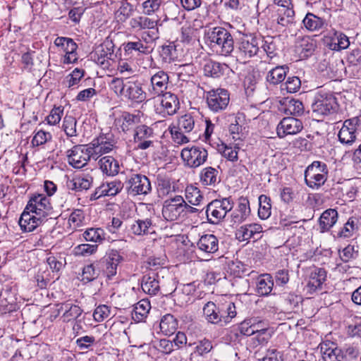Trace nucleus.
Here are the masks:
<instances>
[{"mask_svg": "<svg viewBox=\"0 0 361 361\" xmlns=\"http://www.w3.org/2000/svg\"><path fill=\"white\" fill-rule=\"evenodd\" d=\"M276 20L279 25L283 27H288L295 23V11L293 7L274 10Z\"/></svg>", "mask_w": 361, "mask_h": 361, "instance_id": "72a5a7b5", "label": "nucleus"}, {"mask_svg": "<svg viewBox=\"0 0 361 361\" xmlns=\"http://www.w3.org/2000/svg\"><path fill=\"white\" fill-rule=\"evenodd\" d=\"M358 229V220L356 218L350 217L338 233V236L344 238H351Z\"/></svg>", "mask_w": 361, "mask_h": 361, "instance_id": "3c124183", "label": "nucleus"}, {"mask_svg": "<svg viewBox=\"0 0 361 361\" xmlns=\"http://www.w3.org/2000/svg\"><path fill=\"white\" fill-rule=\"evenodd\" d=\"M357 118H353L345 120L338 131V137L341 143L346 145H351L357 138Z\"/></svg>", "mask_w": 361, "mask_h": 361, "instance_id": "412c9836", "label": "nucleus"}, {"mask_svg": "<svg viewBox=\"0 0 361 361\" xmlns=\"http://www.w3.org/2000/svg\"><path fill=\"white\" fill-rule=\"evenodd\" d=\"M324 41L326 47L333 51L347 49L350 45L349 38L343 32L332 29L324 35Z\"/></svg>", "mask_w": 361, "mask_h": 361, "instance_id": "4be33fe9", "label": "nucleus"}, {"mask_svg": "<svg viewBox=\"0 0 361 361\" xmlns=\"http://www.w3.org/2000/svg\"><path fill=\"white\" fill-rule=\"evenodd\" d=\"M180 156L186 166L197 168L207 161L208 152L204 147L193 146L183 149Z\"/></svg>", "mask_w": 361, "mask_h": 361, "instance_id": "4468645a", "label": "nucleus"}, {"mask_svg": "<svg viewBox=\"0 0 361 361\" xmlns=\"http://www.w3.org/2000/svg\"><path fill=\"white\" fill-rule=\"evenodd\" d=\"M124 49L130 54L136 51L140 54H147L149 53V47L144 45L140 40L136 42H128L124 44Z\"/></svg>", "mask_w": 361, "mask_h": 361, "instance_id": "0e129e2a", "label": "nucleus"}, {"mask_svg": "<svg viewBox=\"0 0 361 361\" xmlns=\"http://www.w3.org/2000/svg\"><path fill=\"white\" fill-rule=\"evenodd\" d=\"M205 98L209 109L214 113L224 111L230 102V94L224 88L213 89L207 92Z\"/></svg>", "mask_w": 361, "mask_h": 361, "instance_id": "0eeeda50", "label": "nucleus"}, {"mask_svg": "<svg viewBox=\"0 0 361 361\" xmlns=\"http://www.w3.org/2000/svg\"><path fill=\"white\" fill-rule=\"evenodd\" d=\"M197 248L205 256L209 257L219 250V240L213 234L203 235L197 242Z\"/></svg>", "mask_w": 361, "mask_h": 361, "instance_id": "393cba45", "label": "nucleus"}, {"mask_svg": "<svg viewBox=\"0 0 361 361\" xmlns=\"http://www.w3.org/2000/svg\"><path fill=\"white\" fill-rule=\"evenodd\" d=\"M25 207L46 221L48 217L52 219L51 216L53 213V208L49 199L42 194H38L31 197Z\"/></svg>", "mask_w": 361, "mask_h": 361, "instance_id": "2eb2a0df", "label": "nucleus"}, {"mask_svg": "<svg viewBox=\"0 0 361 361\" xmlns=\"http://www.w3.org/2000/svg\"><path fill=\"white\" fill-rule=\"evenodd\" d=\"M161 113L164 116H172L175 114L180 107L179 99L178 97L170 92H165L161 94Z\"/></svg>", "mask_w": 361, "mask_h": 361, "instance_id": "c756f323", "label": "nucleus"}, {"mask_svg": "<svg viewBox=\"0 0 361 361\" xmlns=\"http://www.w3.org/2000/svg\"><path fill=\"white\" fill-rule=\"evenodd\" d=\"M92 181L90 176H75L66 181V187L75 192H82L90 188Z\"/></svg>", "mask_w": 361, "mask_h": 361, "instance_id": "2f4dec72", "label": "nucleus"}, {"mask_svg": "<svg viewBox=\"0 0 361 361\" xmlns=\"http://www.w3.org/2000/svg\"><path fill=\"white\" fill-rule=\"evenodd\" d=\"M114 44L113 41L106 38L99 46H98L92 54V59L96 63L103 69H109L111 66V61L114 60Z\"/></svg>", "mask_w": 361, "mask_h": 361, "instance_id": "1a4fd4ad", "label": "nucleus"}, {"mask_svg": "<svg viewBox=\"0 0 361 361\" xmlns=\"http://www.w3.org/2000/svg\"><path fill=\"white\" fill-rule=\"evenodd\" d=\"M67 157L68 164L75 169H81L86 166L93 154L87 145H77L68 150Z\"/></svg>", "mask_w": 361, "mask_h": 361, "instance_id": "ddd939ff", "label": "nucleus"}, {"mask_svg": "<svg viewBox=\"0 0 361 361\" xmlns=\"http://www.w3.org/2000/svg\"><path fill=\"white\" fill-rule=\"evenodd\" d=\"M262 42L263 43L262 44H260V45L268 58L272 59L278 56V39L267 36Z\"/></svg>", "mask_w": 361, "mask_h": 361, "instance_id": "8fccbe9b", "label": "nucleus"}, {"mask_svg": "<svg viewBox=\"0 0 361 361\" xmlns=\"http://www.w3.org/2000/svg\"><path fill=\"white\" fill-rule=\"evenodd\" d=\"M116 141L111 134H102L94 138L90 144V149L93 159H97L99 156L109 153L116 147Z\"/></svg>", "mask_w": 361, "mask_h": 361, "instance_id": "dca6fc26", "label": "nucleus"}, {"mask_svg": "<svg viewBox=\"0 0 361 361\" xmlns=\"http://www.w3.org/2000/svg\"><path fill=\"white\" fill-rule=\"evenodd\" d=\"M185 197V200L194 206H198L204 199L200 190L192 185L186 187Z\"/></svg>", "mask_w": 361, "mask_h": 361, "instance_id": "49530a36", "label": "nucleus"}, {"mask_svg": "<svg viewBox=\"0 0 361 361\" xmlns=\"http://www.w3.org/2000/svg\"><path fill=\"white\" fill-rule=\"evenodd\" d=\"M124 184L120 180H114L102 185V190H104L106 196H114L123 188Z\"/></svg>", "mask_w": 361, "mask_h": 361, "instance_id": "e2e57ef3", "label": "nucleus"}, {"mask_svg": "<svg viewBox=\"0 0 361 361\" xmlns=\"http://www.w3.org/2000/svg\"><path fill=\"white\" fill-rule=\"evenodd\" d=\"M155 135L154 129L145 124L137 126L133 132V142L136 149L145 150L154 147Z\"/></svg>", "mask_w": 361, "mask_h": 361, "instance_id": "f8f14e48", "label": "nucleus"}, {"mask_svg": "<svg viewBox=\"0 0 361 361\" xmlns=\"http://www.w3.org/2000/svg\"><path fill=\"white\" fill-rule=\"evenodd\" d=\"M302 24L308 31L317 32L326 27L327 22L325 19L308 12L302 20Z\"/></svg>", "mask_w": 361, "mask_h": 361, "instance_id": "e433bc0d", "label": "nucleus"}, {"mask_svg": "<svg viewBox=\"0 0 361 361\" xmlns=\"http://www.w3.org/2000/svg\"><path fill=\"white\" fill-rule=\"evenodd\" d=\"M237 314L235 304L231 302H226L219 307V315H221V325L227 324Z\"/></svg>", "mask_w": 361, "mask_h": 361, "instance_id": "c03bdc74", "label": "nucleus"}, {"mask_svg": "<svg viewBox=\"0 0 361 361\" xmlns=\"http://www.w3.org/2000/svg\"><path fill=\"white\" fill-rule=\"evenodd\" d=\"M200 180L204 186H215L220 181L219 171L212 166L205 167L200 171Z\"/></svg>", "mask_w": 361, "mask_h": 361, "instance_id": "ea45409f", "label": "nucleus"}, {"mask_svg": "<svg viewBox=\"0 0 361 361\" xmlns=\"http://www.w3.org/2000/svg\"><path fill=\"white\" fill-rule=\"evenodd\" d=\"M326 279V271L323 268L314 267L310 273L306 288L308 293H313L321 289Z\"/></svg>", "mask_w": 361, "mask_h": 361, "instance_id": "bb28decb", "label": "nucleus"}, {"mask_svg": "<svg viewBox=\"0 0 361 361\" xmlns=\"http://www.w3.org/2000/svg\"><path fill=\"white\" fill-rule=\"evenodd\" d=\"M147 208L148 214L135 220L130 225V231L135 235L141 236L154 233L155 211L152 206Z\"/></svg>", "mask_w": 361, "mask_h": 361, "instance_id": "9d476101", "label": "nucleus"}, {"mask_svg": "<svg viewBox=\"0 0 361 361\" xmlns=\"http://www.w3.org/2000/svg\"><path fill=\"white\" fill-rule=\"evenodd\" d=\"M133 11V6L130 4L123 3L116 13V18L118 21L125 22L132 15Z\"/></svg>", "mask_w": 361, "mask_h": 361, "instance_id": "338daca9", "label": "nucleus"}, {"mask_svg": "<svg viewBox=\"0 0 361 361\" xmlns=\"http://www.w3.org/2000/svg\"><path fill=\"white\" fill-rule=\"evenodd\" d=\"M303 128L300 120L293 117L283 118L276 128L277 135L279 137H284L288 135H295Z\"/></svg>", "mask_w": 361, "mask_h": 361, "instance_id": "5701e85b", "label": "nucleus"}, {"mask_svg": "<svg viewBox=\"0 0 361 361\" xmlns=\"http://www.w3.org/2000/svg\"><path fill=\"white\" fill-rule=\"evenodd\" d=\"M238 147L236 146L233 147L223 142L218 145V151L224 157L231 161H236L238 160Z\"/></svg>", "mask_w": 361, "mask_h": 361, "instance_id": "bf43d9fd", "label": "nucleus"}, {"mask_svg": "<svg viewBox=\"0 0 361 361\" xmlns=\"http://www.w3.org/2000/svg\"><path fill=\"white\" fill-rule=\"evenodd\" d=\"M157 23V20L146 16H137L130 20L129 25L133 32L143 31L142 39L146 42H149L159 38Z\"/></svg>", "mask_w": 361, "mask_h": 361, "instance_id": "7ed1b4c3", "label": "nucleus"}, {"mask_svg": "<svg viewBox=\"0 0 361 361\" xmlns=\"http://www.w3.org/2000/svg\"><path fill=\"white\" fill-rule=\"evenodd\" d=\"M251 209L250 202L247 197H240L238 199V206L231 215V221L233 224L239 225L244 222L250 215Z\"/></svg>", "mask_w": 361, "mask_h": 361, "instance_id": "a878e982", "label": "nucleus"}, {"mask_svg": "<svg viewBox=\"0 0 361 361\" xmlns=\"http://www.w3.org/2000/svg\"><path fill=\"white\" fill-rule=\"evenodd\" d=\"M312 108L318 115L326 116L334 114L338 109L336 98L331 93H319L315 97Z\"/></svg>", "mask_w": 361, "mask_h": 361, "instance_id": "9b49d317", "label": "nucleus"}, {"mask_svg": "<svg viewBox=\"0 0 361 361\" xmlns=\"http://www.w3.org/2000/svg\"><path fill=\"white\" fill-rule=\"evenodd\" d=\"M288 68L285 66H276L270 70L267 75V81L271 85H277L284 80Z\"/></svg>", "mask_w": 361, "mask_h": 361, "instance_id": "de8ad7c7", "label": "nucleus"}, {"mask_svg": "<svg viewBox=\"0 0 361 361\" xmlns=\"http://www.w3.org/2000/svg\"><path fill=\"white\" fill-rule=\"evenodd\" d=\"M160 56L165 63H170L176 57V46L173 43L163 45L160 51Z\"/></svg>", "mask_w": 361, "mask_h": 361, "instance_id": "680f3d73", "label": "nucleus"}, {"mask_svg": "<svg viewBox=\"0 0 361 361\" xmlns=\"http://www.w3.org/2000/svg\"><path fill=\"white\" fill-rule=\"evenodd\" d=\"M123 261V257L116 250H111L99 260L101 273L106 277L108 280H111L117 274L118 266Z\"/></svg>", "mask_w": 361, "mask_h": 361, "instance_id": "6e6552de", "label": "nucleus"}, {"mask_svg": "<svg viewBox=\"0 0 361 361\" xmlns=\"http://www.w3.org/2000/svg\"><path fill=\"white\" fill-rule=\"evenodd\" d=\"M124 184L128 194L133 196L147 195L152 191L149 179L142 174H130L127 176Z\"/></svg>", "mask_w": 361, "mask_h": 361, "instance_id": "423d86ee", "label": "nucleus"}, {"mask_svg": "<svg viewBox=\"0 0 361 361\" xmlns=\"http://www.w3.org/2000/svg\"><path fill=\"white\" fill-rule=\"evenodd\" d=\"M54 45L59 49V51L65 53L63 63L70 64L78 61L77 49L78 44L73 39L66 37H58L54 42Z\"/></svg>", "mask_w": 361, "mask_h": 361, "instance_id": "a211bd4d", "label": "nucleus"}, {"mask_svg": "<svg viewBox=\"0 0 361 361\" xmlns=\"http://www.w3.org/2000/svg\"><path fill=\"white\" fill-rule=\"evenodd\" d=\"M262 232V227L258 224H250L240 226L235 232V236L240 241L249 240Z\"/></svg>", "mask_w": 361, "mask_h": 361, "instance_id": "f704fd0d", "label": "nucleus"}, {"mask_svg": "<svg viewBox=\"0 0 361 361\" xmlns=\"http://www.w3.org/2000/svg\"><path fill=\"white\" fill-rule=\"evenodd\" d=\"M101 274L98 262L85 265L82 269V281L89 283L97 279Z\"/></svg>", "mask_w": 361, "mask_h": 361, "instance_id": "a18cd8bd", "label": "nucleus"}, {"mask_svg": "<svg viewBox=\"0 0 361 361\" xmlns=\"http://www.w3.org/2000/svg\"><path fill=\"white\" fill-rule=\"evenodd\" d=\"M233 207V202L230 197L215 199L207 204L205 214L211 224H218Z\"/></svg>", "mask_w": 361, "mask_h": 361, "instance_id": "20e7f679", "label": "nucleus"}, {"mask_svg": "<svg viewBox=\"0 0 361 361\" xmlns=\"http://www.w3.org/2000/svg\"><path fill=\"white\" fill-rule=\"evenodd\" d=\"M242 118H244V115L243 114H238L235 117L234 121L229 126V132L235 140L241 139L243 129L240 121Z\"/></svg>", "mask_w": 361, "mask_h": 361, "instance_id": "052dcab7", "label": "nucleus"}, {"mask_svg": "<svg viewBox=\"0 0 361 361\" xmlns=\"http://www.w3.org/2000/svg\"><path fill=\"white\" fill-rule=\"evenodd\" d=\"M169 82V76L164 71H159L150 78V85L148 87V95L151 98L160 97L167 90Z\"/></svg>", "mask_w": 361, "mask_h": 361, "instance_id": "6ab92c4d", "label": "nucleus"}, {"mask_svg": "<svg viewBox=\"0 0 361 361\" xmlns=\"http://www.w3.org/2000/svg\"><path fill=\"white\" fill-rule=\"evenodd\" d=\"M159 326L165 335L170 336L176 331L178 322L173 315L167 314L162 317Z\"/></svg>", "mask_w": 361, "mask_h": 361, "instance_id": "09e8293b", "label": "nucleus"}, {"mask_svg": "<svg viewBox=\"0 0 361 361\" xmlns=\"http://www.w3.org/2000/svg\"><path fill=\"white\" fill-rule=\"evenodd\" d=\"M228 66L225 63H221L212 60H208L204 65V73L206 76L217 78L224 75Z\"/></svg>", "mask_w": 361, "mask_h": 361, "instance_id": "58836bf2", "label": "nucleus"}, {"mask_svg": "<svg viewBox=\"0 0 361 361\" xmlns=\"http://www.w3.org/2000/svg\"><path fill=\"white\" fill-rule=\"evenodd\" d=\"M226 271L235 277H241L247 272V268L241 262L232 260L228 262Z\"/></svg>", "mask_w": 361, "mask_h": 361, "instance_id": "13d9d810", "label": "nucleus"}, {"mask_svg": "<svg viewBox=\"0 0 361 361\" xmlns=\"http://www.w3.org/2000/svg\"><path fill=\"white\" fill-rule=\"evenodd\" d=\"M142 289L149 295H156L160 289L158 274L150 272L145 275L142 280Z\"/></svg>", "mask_w": 361, "mask_h": 361, "instance_id": "c9c22d12", "label": "nucleus"}, {"mask_svg": "<svg viewBox=\"0 0 361 361\" xmlns=\"http://www.w3.org/2000/svg\"><path fill=\"white\" fill-rule=\"evenodd\" d=\"M77 121L72 116L66 115L63 121L62 128L68 137H77Z\"/></svg>", "mask_w": 361, "mask_h": 361, "instance_id": "6e6d98bb", "label": "nucleus"}, {"mask_svg": "<svg viewBox=\"0 0 361 361\" xmlns=\"http://www.w3.org/2000/svg\"><path fill=\"white\" fill-rule=\"evenodd\" d=\"M338 220V212L334 209L325 210L319 219L320 231L326 232L332 228Z\"/></svg>", "mask_w": 361, "mask_h": 361, "instance_id": "4c0bfd02", "label": "nucleus"}, {"mask_svg": "<svg viewBox=\"0 0 361 361\" xmlns=\"http://www.w3.org/2000/svg\"><path fill=\"white\" fill-rule=\"evenodd\" d=\"M44 221L46 220L25 207L20 215L18 224L23 232H32Z\"/></svg>", "mask_w": 361, "mask_h": 361, "instance_id": "b1692460", "label": "nucleus"}, {"mask_svg": "<svg viewBox=\"0 0 361 361\" xmlns=\"http://www.w3.org/2000/svg\"><path fill=\"white\" fill-rule=\"evenodd\" d=\"M183 197L180 195H176L164 202L162 207V216L168 221L177 220L183 213Z\"/></svg>", "mask_w": 361, "mask_h": 361, "instance_id": "aec40b11", "label": "nucleus"}, {"mask_svg": "<svg viewBox=\"0 0 361 361\" xmlns=\"http://www.w3.org/2000/svg\"><path fill=\"white\" fill-rule=\"evenodd\" d=\"M286 107V112L294 116H300L304 112V106L302 102L298 99H290L288 101Z\"/></svg>", "mask_w": 361, "mask_h": 361, "instance_id": "69168bd1", "label": "nucleus"}, {"mask_svg": "<svg viewBox=\"0 0 361 361\" xmlns=\"http://www.w3.org/2000/svg\"><path fill=\"white\" fill-rule=\"evenodd\" d=\"M315 42L309 36L299 37L295 44V51L300 59L311 56L315 49Z\"/></svg>", "mask_w": 361, "mask_h": 361, "instance_id": "c85d7f7f", "label": "nucleus"}, {"mask_svg": "<svg viewBox=\"0 0 361 361\" xmlns=\"http://www.w3.org/2000/svg\"><path fill=\"white\" fill-rule=\"evenodd\" d=\"M203 315L205 319L212 324H219L221 323V315H219V307L212 301L207 302L203 307Z\"/></svg>", "mask_w": 361, "mask_h": 361, "instance_id": "a19ab883", "label": "nucleus"}, {"mask_svg": "<svg viewBox=\"0 0 361 361\" xmlns=\"http://www.w3.org/2000/svg\"><path fill=\"white\" fill-rule=\"evenodd\" d=\"M338 252L340 259L345 263L357 258L358 255V251L355 250V246L353 245H347L342 250H339Z\"/></svg>", "mask_w": 361, "mask_h": 361, "instance_id": "774afa93", "label": "nucleus"}, {"mask_svg": "<svg viewBox=\"0 0 361 361\" xmlns=\"http://www.w3.org/2000/svg\"><path fill=\"white\" fill-rule=\"evenodd\" d=\"M57 306L59 307V312L61 311L63 312L61 316L63 322L76 320L83 312L80 307L69 301L58 304Z\"/></svg>", "mask_w": 361, "mask_h": 361, "instance_id": "7c9ffc66", "label": "nucleus"}, {"mask_svg": "<svg viewBox=\"0 0 361 361\" xmlns=\"http://www.w3.org/2000/svg\"><path fill=\"white\" fill-rule=\"evenodd\" d=\"M274 281L269 274L261 275L257 281V293L259 295H268L272 290Z\"/></svg>", "mask_w": 361, "mask_h": 361, "instance_id": "37998d69", "label": "nucleus"}, {"mask_svg": "<svg viewBox=\"0 0 361 361\" xmlns=\"http://www.w3.org/2000/svg\"><path fill=\"white\" fill-rule=\"evenodd\" d=\"M195 123L194 116L190 114H185L178 118L177 128L184 133H190L194 128Z\"/></svg>", "mask_w": 361, "mask_h": 361, "instance_id": "4d7b16f0", "label": "nucleus"}, {"mask_svg": "<svg viewBox=\"0 0 361 361\" xmlns=\"http://www.w3.org/2000/svg\"><path fill=\"white\" fill-rule=\"evenodd\" d=\"M151 308L150 302L147 300H141L134 306L132 311V319L140 322L143 321L147 316Z\"/></svg>", "mask_w": 361, "mask_h": 361, "instance_id": "79ce46f5", "label": "nucleus"}, {"mask_svg": "<svg viewBox=\"0 0 361 361\" xmlns=\"http://www.w3.org/2000/svg\"><path fill=\"white\" fill-rule=\"evenodd\" d=\"M207 38L211 48L222 56H228L233 51V38L224 27H216L209 30Z\"/></svg>", "mask_w": 361, "mask_h": 361, "instance_id": "f03ea898", "label": "nucleus"}, {"mask_svg": "<svg viewBox=\"0 0 361 361\" xmlns=\"http://www.w3.org/2000/svg\"><path fill=\"white\" fill-rule=\"evenodd\" d=\"M322 357L324 361H336V353L339 352L338 348L335 347L333 343H324L320 347Z\"/></svg>", "mask_w": 361, "mask_h": 361, "instance_id": "5fc2aeb1", "label": "nucleus"}, {"mask_svg": "<svg viewBox=\"0 0 361 361\" xmlns=\"http://www.w3.org/2000/svg\"><path fill=\"white\" fill-rule=\"evenodd\" d=\"M260 42L259 39L251 35L242 37L238 47V57L245 61L257 55L259 51Z\"/></svg>", "mask_w": 361, "mask_h": 361, "instance_id": "f3484780", "label": "nucleus"}, {"mask_svg": "<svg viewBox=\"0 0 361 361\" xmlns=\"http://www.w3.org/2000/svg\"><path fill=\"white\" fill-rule=\"evenodd\" d=\"M329 170L327 165L319 161H314L305 171V180L308 187L318 189L327 180Z\"/></svg>", "mask_w": 361, "mask_h": 361, "instance_id": "39448f33", "label": "nucleus"}, {"mask_svg": "<svg viewBox=\"0 0 361 361\" xmlns=\"http://www.w3.org/2000/svg\"><path fill=\"white\" fill-rule=\"evenodd\" d=\"M271 200L265 195L259 197L258 216L261 219H267L271 215Z\"/></svg>", "mask_w": 361, "mask_h": 361, "instance_id": "603ef678", "label": "nucleus"}, {"mask_svg": "<svg viewBox=\"0 0 361 361\" xmlns=\"http://www.w3.org/2000/svg\"><path fill=\"white\" fill-rule=\"evenodd\" d=\"M109 87L117 96L137 103L146 100L148 94V92L144 91L142 82L134 77L114 78Z\"/></svg>", "mask_w": 361, "mask_h": 361, "instance_id": "f257e3e1", "label": "nucleus"}, {"mask_svg": "<svg viewBox=\"0 0 361 361\" xmlns=\"http://www.w3.org/2000/svg\"><path fill=\"white\" fill-rule=\"evenodd\" d=\"M140 115L139 114H130L124 111L115 120L116 126L123 132L127 133L135 129L136 126L140 123Z\"/></svg>", "mask_w": 361, "mask_h": 361, "instance_id": "cd10ccee", "label": "nucleus"}, {"mask_svg": "<svg viewBox=\"0 0 361 361\" xmlns=\"http://www.w3.org/2000/svg\"><path fill=\"white\" fill-rule=\"evenodd\" d=\"M98 164L103 173L109 176H115L119 173L120 165L114 157L111 156H105L102 157Z\"/></svg>", "mask_w": 361, "mask_h": 361, "instance_id": "473e14b6", "label": "nucleus"}, {"mask_svg": "<svg viewBox=\"0 0 361 361\" xmlns=\"http://www.w3.org/2000/svg\"><path fill=\"white\" fill-rule=\"evenodd\" d=\"M83 237L87 241L102 243L104 240L105 233L101 228H90L84 232Z\"/></svg>", "mask_w": 361, "mask_h": 361, "instance_id": "864d4df0", "label": "nucleus"}]
</instances>
